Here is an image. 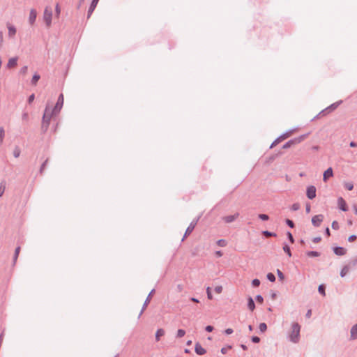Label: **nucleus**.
<instances>
[{"label": "nucleus", "mask_w": 357, "mask_h": 357, "mask_svg": "<svg viewBox=\"0 0 357 357\" xmlns=\"http://www.w3.org/2000/svg\"><path fill=\"white\" fill-rule=\"evenodd\" d=\"M54 116V115L50 113V107L46 106L42 119L41 130L43 132H47L50 123L51 118Z\"/></svg>", "instance_id": "1"}, {"label": "nucleus", "mask_w": 357, "mask_h": 357, "mask_svg": "<svg viewBox=\"0 0 357 357\" xmlns=\"http://www.w3.org/2000/svg\"><path fill=\"white\" fill-rule=\"evenodd\" d=\"M301 326L297 322H294L291 325V331L289 334V340L294 343H298L300 340Z\"/></svg>", "instance_id": "2"}, {"label": "nucleus", "mask_w": 357, "mask_h": 357, "mask_svg": "<svg viewBox=\"0 0 357 357\" xmlns=\"http://www.w3.org/2000/svg\"><path fill=\"white\" fill-rule=\"evenodd\" d=\"M308 135L309 133H306L289 140L282 146V149H287L294 145L300 144L301 142L304 141L308 137Z\"/></svg>", "instance_id": "3"}, {"label": "nucleus", "mask_w": 357, "mask_h": 357, "mask_svg": "<svg viewBox=\"0 0 357 357\" xmlns=\"http://www.w3.org/2000/svg\"><path fill=\"white\" fill-rule=\"evenodd\" d=\"M296 131V128L290 129V130L286 131L284 133L280 135L272 142V144L270 146V149H273V147H275L276 145H278L279 143H280L283 140L291 137Z\"/></svg>", "instance_id": "4"}, {"label": "nucleus", "mask_w": 357, "mask_h": 357, "mask_svg": "<svg viewBox=\"0 0 357 357\" xmlns=\"http://www.w3.org/2000/svg\"><path fill=\"white\" fill-rule=\"evenodd\" d=\"M64 98L63 93H61L57 99V102L54 108L50 111V113L56 116L58 114L63 105Z\"/></svg>", "instance_id": "5"}, {"label": "nucleus", "mask_w": 357, "mask_h": 357, "mask_svg": "<svg viewBox=\"0 0 357 357\" xmlns=\"http://www.w3.org/2000/svg\"><path fill=\"white\" fill-rule=\"evenodd\" d=\"M199 218H195L191 222L190 224L189 225V226L187 227L186 230H185V232L183 236V238H182V241H184V240L189 236L192 234V232L193 231V230L195 229L196 225H197V222L199 221Z\"/></svg>", "instance_id": "6"}, {"label": "nucleus", "mask_w": 357, "mask_h": 357, "mask_svg": "<svg viewBox=\"0 0 357 357\" xmlns=\"http://www.w3.org/2000/svg\"><path fill=\"white\" fill-rule=\"evenodd\" d=\"M52 19V11L51 9H49L47 7L44 11V20H45L47 27H50L51 26Z\"/></svg>", "instance_id": "7"}, {"label": "nucleus", "mask_w": 357, "mask_h": 357, "mask_svg": "<svg viewBox=\"0 0 357 357\" xmlns=\"http://www.w3.org/2000/svg\"><path fill=\"white\" fill-rule=\"evenodd\" d=\"M155 289H153L149 294L148 296L146 297L144 304H143V306H142V308L140 311V313L139 314V317H140V316L143 314L144 311L146 310V308L147 307L148 305L149 304L151 298H152V296H153V294H155Z\"/></svg>", "instance_id": "8"}, {"label": "nucleus", "mask_w": 357, "mask_h": 357, "mask_svg": "<svg viewBox=\"0 0 357 357\" xmlns=\"http://www.w3.org/2000/svg\"><path fill=\"white\" fill-rule=\"evenodd\" d=\"M317 189L314 185H310L307 187L306 196L310 199H313L316 197Z\"/></svg>", "instance_id": "9"}, {"label": "nucleus", "mask_w": 357, "mask_h": 357, "mask_svg": "<svg viewBox=\"0 0 357 357\" xmlns=\"http://www.w3.org/2000/svg\"><path fill=\"white\" fill-rule=\"evenodd\" d=\"M323 220L324 215L322 214L316 215L312 218V224L314 227H318L321 225Z\"/></svg>", "instance_id": "10"}, {"label": "nucleus", "mask_w": 357, "mask_h": 357, "mask_svg": "<svg viewBox=\"0 0 357 357\" xmlns=\"http://www.w3.org/2000/svg\"><path fill=\"white\" fill-rule=\"evenodd\" d=\"M337 204H338L339 208L341 211H342L344 212H346L348 211L349 208H348L347 204L346 201L342 197H340L337 199Z\"/></svg>", "instance_id": "11"}, {"label": "nucleus", "mask_w": 357, "mask_h": 357, "mask_svg": "<svg viewBox=\"0 0 357 357\" xmlns=\"http://www.w3.org/2000/svg\"><path fill=\"white\" fill-rule=\"evenodd\" d=\"M334 253L337 256H343L347 253V250L341 246H335L333 248Z\"/></svg>", "instance_id": "12"}, {"label": "nucleus", "mask_w": 357, "mask_h": 357, "mask_svg": "<svg viewBox=\"0 0 357 357\" xmlns=\"http://www.w3.org/2000/svg\"><path fill=\"white\" fill-rule=\"evenodd\" d=\"M195 351L197 355L202 356L206 353V350L202 346L197 342L195 346Z\"/></svg>", "instance_id": "13"}, {"label": "nucleus", "mask_w": 357, "mask_h": 357, "mask_svg": "<svg viewBox=\"0 0 357 357\" xmlns=\"http://www.w3.org/2000/svg\"><path fill=\"white\" fill-rule=\"evenodd\" d=\"M238 216H239V213H236L234 215L224 216L222 218V220L226 223H231V222H234Z\"/></svg>", "instance_id": "14"}, {"label": "nucleus", "mask_w": 357, "mask_h": 357, "mask_svg": "<svg viewBox=\"0 0 357 357\" xmlns=\"http://www.w3.org/2000/svg\"><path fill=\"white\" fill-rule=\"evenodd\" d=\"M99 0H92L87 13V17L89 18L93 12L94 11Z\"/></svg>", "instance_id": "15"}, {"label": "nucleus", "mask_w": 357, "mask_h": 357, "mask_svg": "<svg viewBox=\"0 0 357 357\" xmlns=\"http://www.w3.org/2000/svg\"><path fill=\"white\" fill-rule=\"evenodd\" d=\"M37 12L35 9H31L29 13V22L31 25H33L36 20Z\"/></svg>", "instance_id": "16"}, {"label": "nucleus", "mask_w": 357, "mask_h": 357, "mask_svg": "<svg viewBox=\"0 0 357 357\" xmlns=\"http://www.w3.org/2000/svg\"><path fill=\"white\" fill-rule=\"evenodd\" d=\"M333 176V170L332 167H328L324 172L323 176L324 181H326L329 178Z\"/></svg>", "instance_id": "17"}, {"label": "nucleus", "mask_w": 357, "mask_h": 357, "mask_svg": "<svg viewBox=\"0 0 357 357\" xmlns=\"http://www.w3.org/2000/svg\"><path fill=\"white\" fill-rule=\"evenodd\" d=\"M18 58L17 56L13 57L8 60L6 67L9 69L13 68L17 65Z\"/></svg>", "instance_id": "18"}, {"label": "nucleus", "mask_w": 357, "mask_h": 357, "mask_svg": "<svg viewBox=\"0 0 357 357\" xmlns=\"http://www.w3.org/2000/svg\"><path fill=\"white\" fill-rule=\"evenodd\" d=\"M7 27L8 29L9 37H10V38L13 37L16 34V32H17L16 28L15 27V26L10 24H8Z\"/></svg>", "instance_id": "19"}, {"label": "nucleus", "mask_w": 357, "mask_h": 357, "mask_svg": "<svg viewBox=\"0 0 357 357\" xmlns=\"http://www.w3.org/2000/svg\"><path fill=\"white\" fill-rule=\"evenodd\" d=\"M248 307L252 312L255 309V303L251 296H248Z\"/></svg>", "instance_id": "20"}, {"label": "nucleus", "mask_w": 357, "mask_h": 357, "mask_svg": "<svg viewBox=\"0 0 357 357\" xmlns=\"http://www.w3.org/2000/svg\"><path fill=\"white\" fill-rule=\"evenodd\" d=\"M342 102V100H340V101H337V102H335L333 104H331L330 106H328L327 108V109L328 110V112H331L333 111H334L335 109H336L337 108V107Z\"/></svg>", "instance_id": "21"}, {"label": "nucleus", "mask_w": 357, "mask_h": 357, "mask_svg": "<svg viewBox=\"0 0 357 357\" xmlns=\"http://www.w3.org/2000/svg\"><path fill=\"white\" fill-rule=\"evenodd\" d=\"M351 338L356 340L357 338V324L354 325L351 329Z\"/></svg>", "instance_id": "22"}, {"label": "nucleus", "mask_w": 357, "mask_h": 357, "mask_svg": "<svg viewBox=\"0 0 357 357\" xmlns=\"http://www.w3.org/2000/svg\"><path fill=\"white\" fill-rule=\"evenodd\" d=\"M165 335V331L162 328H159L157 330L155 333V340L157 342L160 341V337Z\"/></svg>", "instance_id": "23"}, {"label": "nucleus", "mask_w": 357, "mask_h": 357, "mask_svg": "<svg viewBox=\"0 0 357 357\" xmlns=\"http://www.w3.org/2000/svg\"><path fill=\"white\" fill-rule=\"evenodd\" d=\"M40 79V75L38 73H35L32 77L31 84L33 86H36Z\"/></svg>", "instance_id": "24"}, {"label": "nucleus", "mask_w": 357, "mask_h": 357, "mask_svg": "<svg viewBox=\"0 0 357 357\" xmlns=\"http://www.w3.org/2000/svg\"><path fill=\"white\" fill-rule=\"evenodd\" d=\"M305 254L309 257H317L321 255V252L317 251H307Z\"/></svg>", "instance_id": "25"}, {"label": "nucleus", "mask_w": 357, "mask_h": 357, "mask_svg": "<svg viewBox=\"0 0 357 357\" xmlns=\"http://www.w3.org/2000/svg\"><path fill=\"white\" fill-rule=\"evenodd\" d=\"M283 250L284 252L290 257H291V249H290V247L286 243H284V245H283Z\"/></svg>", "instance_id": "26"}, {"label": "nucleus", "mask_w": 357, "mask_h": 357, "mask_svg": "<svg viewBox=\"0 0 357 357\" xmlns=\"http://www.w3.org/2000/svg\"><path fill=\"white\" fill-rule=\"evenodd\" d=\"M349 266L345 265L340 271V276L342 278L344 277L347 273L349 271Z\"/></svg>", "instance_id": "27"}, {"label": "nucleus", "mask_w": 357, "mask_h": 357, "mask_svg": "<svg viewBox=\"0 0 357 357\" xmlns=\"http://www.w3.org/2000/svg\"><path fill=\"white\" fill-rule=\"evenodd\" d=\"M347 266H349V269L357 266V257L351 259Z\"/></svg>", "instance_id": "28"}, {"label": "nucleus", "mask_w": 357, "mask_h": 357, "mask_svg": "<svg viewBox=\"0 0 357 357\" xmlns=\"http://www.w3.org/2000/svg\"><path fill=\"white\" fill-rule=\"evenodd\" d=\"M262 235L264 236L265 237H275L277 236V234L275 232L269 231L267 230L263 231Z\"/></svg>", "instance_id": "29"}, {"label": "nucleus", "mask_w": 357, "mask_h": 357, "mask_svg": "<svg viewBox=\"0 0 357 357\" xmlns=\"http://www.w3.org/2000/svg\"><path fill=\"white\" fill-rule=\"evenodd\" d=\"M20 153H21V150L20 149V147L18 146H16L14 149V151H13V155L15 158H18L20 157Z\"/></svg>", "instance_id": "30"}, {"label": "nucleus", "mask_w": 357, "mask_h": 357, "mask_svg": "<svg viewBox=\"0 0 357 357\" xmlns=\"http://www.w3.org/2000/svg\"><path fill=\"white\" fill-rule=\"evenodd\" d=\"M5 137V130L3 127H0V145L2 144Z\"/></svg>", "instance_id": "31"}, {"label": "nucleus", "mask_w": 357, "mask_h": 357, "mask_svg": "<svg viewBox=\"0 0 357 357\" xmlns=\"http://www.w3.org/2000/svg\"><path fill=\"white\" fill-rule=\"evenodd\" d=\"M326 286L324 284H320L318 287V291L320 294L325 296L326 295Z\"/></svg>", "instance_id": "32"}, {"label": "nucleus", "mask_w": 357, "mask_h": 357, "mask_svg": "<svg viewBox=\"0 0 357 357\" xmlns=\"http://www.w3.org/2000/svg\"><path fill=\"white\" fill-rule=\"evenodd\" d=\"M330 112H328V110L327 109V108L323 109L322 111H321L315 117L314 119H317V118H319V116H326L328 114H329Z\"/></svg>", "instance_id": "33"}, {"label": "nucleus", "mask_w": 357, "mask_h": 357, "mask_svg": "<svg viewBox=\"0 0 357 357\" xmlns=\"http://www.w3.org/2000/svg\"><path fill=\"white\" fill-rule=\"evenodd\" d=\"M48 158H47L41 165L40 168V174H42L45 169V167L47 166L48 163Z\"/></svg>", "instance_id": "34"}, {"label": "nucleus", "mask_w": 357, "mask_h": 357, "mask_svg": "<svg viewBox=\"0 0 357 357\" xmlns=\"http://www.w3.org/2000/svg\"><path fill=\"white\" fill-rule=\"evenodd\" d=\"M266 278L271 282H274L276 280L275 275L272 273H268Z\"/></svg>", "instance_id": "35"}, {"label": "nucleus", "mask_w": 357, "mask_h": 357, "mask_svg": "<svg viewBox=\"0 0 357 357\" xmlns=\"http://www.w3.org/2000/svg\"><path fill=\"white\" fill-rule=\"evenodd\" d=\"M259 329L261 333H264L267 330V325L266 323H261L259 326Z\"/></svg>", "instance_id": "36"}, {"label": "nucleus", "mask_w": 357, "mask_h": 357, "mask_svg": "<svg viewBox=\"0 0 357 357\" xmlns=\"http://www.w3.org/2000/svg\"><path fill=\"white\" fill-rule=\"evenodd\" d=\"M217 245L220 247H225L227 245V242L225 239H219L217 241Z\"/></svg>", "instance_id": "37"}, {"label": "nucleus", "mask_w": 357, "mask_h": 357, "mask_svg": "<svg viewBox=\"0 0 357 357\" xmlns=\"http://www.w3.org/2000/svg\"><path fill=\"white\" fill-rule=\"evenodd\" d=\"M258 218L263 221H267L269 220V216L267 214L264 213L259 214Z\"/></svg>", "instance_id": "38"}, {"label": "nucleus", "mask_w": 357, "mask_h": 357, "mask_svg": "<svg viewBox=\"0 0 357 357\" xmlns=\"http://www.w3.org/2000/svg\"><path fill=\"white\" fill-rule=\"evenodd\" d=\"M285 222H286L287 225L288 227H289L290 228L293 229V228H294V227H295V224H294V221H293V220H290V219L287 218V219L285 220Z\"/></svg>", "instance_id": "39"}, {"label": "nucleus", "mask_w": 357, "mask_h": 357, "mask_svg": "<svg viewBox=\"0 0 357 357\" xmlns=\"http://www.w3.org/2000/svg\"><path fill=\"white\" fill-rule=\"evenodd\" d=\"M61 13V8L59 3H56L55 6V17L59 18Z\"/></svg>", "instance_id": "40"}, {"label": "nucleus", "mask_w": 357, "mask_h": 357, "mask_svg": "<svg viewBox=\"0 0 357 357\" xmlns=\"http://www.w3.org/2000/svg\"><path fill=\"white\" fill-rule=\"evenodd\" d=\"M344 186L348 190H352L354 189V184L351 182L345 183Z\"/></svg>", "instance_id": "41"}, {"label": "nucleus", "mask_w": 357, "mask_h": 357, "mask_svg": "<svg viewBox=\"0 0 357 357\" xmlns=\"http://www.w3.org/2000/svg\"><path fill=\"white\" fill-rule=\"evenodd\" d=\"M5 189H6V183L5 182H1L0 183V197H1L4 192H5Z\"/></svg>", "instance_id": "42"}, {"label": "nucleus", "mask_w": 357, "mask_h": 357, "mask_svg": "<svg viewBox=\"0 0 357 357\" xmlns=\"http://www.w3.org/2000/svg\"><path fill=\"white\" fill-rule=\"evenodd\" d=\"M277 275L278 276V278L280 281H283L284 280V273L280 270L277 269Z\"/></svg>", "instance_id": "43"}, {"label": "nucleus", "mask_w": 357, "mask_h": 357, "mask_svg": "<svg viewBox=\"0 0 357 357\" xmlns=\"http://www.w3.org/2000/svg\"><path fill=\"white\" fill-rule=\"evenodd\" d=\"M260 280L257 278L253 279L252 281V285L253 287H258L260 285Z\"/></svg>", "instance_id": "44"}, {"label": "nucleus", "mask_w": 357, "mask_h": 357, "mask_svg": "<svg viewBox=\"0 0 357 357\" xmlns=\"http://www.w3.org/2000/svg\"><path fill=\"white\" fill-rule=\"evenodd\" d=\"M185 331L183 329H178L177 331L176 337H182L185 335Z\"/></svg>", "instance_id": "45"}, {"label": "nucleus", "mask_w": 357, "mask_h": 357, "mask_svg": "<svg viewBox=\"0 0 357 357\" xmlns=\"http://www.w3.org/2000/svg\"><path fill=\"white\" fill-rule=\"evenodd\" d=\"M287 238H288L289 241L291 243H294V238L292 234L290 231H287Z\"/></svg>", "instance_id": "46"}, {"label": "nucleus", "mask_w": 357, "mask_h": 357, "mask_svg": "<svg viewBox=\"0 0 357 357\" xmlns=\"http://www.w3.org/2000/svg\"><path fill=\"white\" fill-rule=\"evenodd\" d=\"M301 206L299 203H294L291 205V209L294 211H298L300 208Z\"/></svg>", "instance_id": "47"}, {"label": "nucleus", "mask_w": 357, "mask_h": 357, "mask_svg": "<svg viewBox=\"0 0 357 357\" xmlns=\"http://www.w3.org/2000/svg\"><path fill=\"white\" fill-rule=\"evenodd\" d=\"M206 294H207V298L209 300H212L213 299V295H212L211 287H207V289H206Z\"/></svg>", "instance_id": "48"}, {"label": "nucleus", "mask_w": 357, "mask_h": 357, "mask_svg": "<svg viewBox=\"0 0 357 357\" xmlns=\"http://www.w3.org/2000/svg\"><path fill=\"white\" fill-rule=\"evenodd\" d=\"M255 301L259 303H261L262 304L263 302H264V298L262 297V296L261 295H257L255 296Z\"/></svg>", "instance_id": "49"}, {"label": "nucleus", "mask_w": 357, "mask_h": 357, "mask_svg": "<svg viewBox=\"0 0 357 357\" xmlns=\"http://www.w3.org/2000/svg\"><path fill=\"white\" fill-rule=\"evenodd\" d=\"M332 228L335 230H337L339 229L340 227H339V223L337 222V221L336 220H334L333 222H332V225H331Z\"/></svg>", "instance_id": "50"}, {"label": "nucleus", "mask_w": 357, "mask_h": 357, "mask_svg": "<svg viewBox=\"0 0 357 357\" xmlns=\"http://www.w3.org/2000/svg\"><path fill=\"white\" fill-rule=\"evenodd\" d=\"M231 349V345H229L227 347H222V348L221 349L220 351H221V353H222V354H227V350H228V349Z\"/></svg>", "instance_id": "51"}, {"label": "nucleus", "mask_w": 357, "mask_h": 357, "mask_svg": "<svg viewBox=\"0 0 357 357\" xmlns=\"http://www.w3.org/2000/svg\"><path fill=\"white\" fill-rule=\"evenodd\" d=\"M356 239H357V236L355 234H353V235H351L348 238V241L351 243V242H354Z\"/></svg>", "instance_id": "52"}, {"label": "nucleus", "mask_w": 357, "mask_h": 357, "mask_svg": "<svg viewBox=\"0 0 357 357\" xmlns=\"http://www.w3.org/2000/svg\"><path fill=\"white\" fill-rule=\"evenodd\" d=\"M251 340L253 343H259L261 340L258 336H252Z\"/></svg>", "instance_id": "53"}, {"label": "nucleus", "mask_w": 357, "mask_h": 357, "mask_svg": "<svg viewBox=\"0 0 357 357\" xmlns=\"http://www.w3.org/2000/svg\"><path fill=\"white\" fill-rule=\"evenodd\" d=\"M34 99H35V95H34L33 93L31 94V95L29 96L28 99H27V102H28V103H29V104L32 103V102L34 100Z\"/></svg>", "instance_id": "54"}, {"label": "nucleus", "mask_w": 357, "mask_h": 357, "mask_svg": "<svg viewBox=\"0 0 357 357\" xmlns=\"http://www.w3.org/2000/svg\"><path fill=\"white\" fill-rule=\"evenodd\" d=\"M214 291L217 293V294H220L222 293V287L219 285V286H216L214 289Z\"/></svg>", "instance_id": "55"}, {"label": "nucleus", "mask_w": 357, "mask_h": 357, "mask_svg": "<svg viewBox=\"0 0 357 357\" xmlns=\"http://www.w3.org/2000/svg\"><path fill=\"white\" fill-rule=\"evenodd\" d=\"M213 329H214V327L213 326H211V325H208L205 328V331L206 332H208V333L212 332L213 331Z\"/></svg>", "instance_id": "56"}, {"label": "nucleus", "mask_w": 357, "mask_h": 357, "mask_svg": "<svg viewBox=\"0 0 357 357\" xmlns=\"http://www.w3.org/2000/svg\"><path fill=\"white\" fill-rule=\"evenodd\" d=\"M3 43V33L2 31H0V49L2 47Z\"/></svg>", "instance_id": "57"}, {"label": "nucleus", "mask_w": 357, "mask_h": 357, "mask_svg": "<svg viewBox=\"0 0 357 357\" xmlns=\"http://www.w3.org/2000/svg\"><path fill=\"white\" fill-rule=\"evenodd\" d=\"M321 241V238L320 236H317L313 238L312 242L314 243H318Z\"/></svg>", "instance_id": "58"}, {"label": "nucleus", "mask_w": 357, "mask_h": 357, "mask_svg": "<svg viewBox=\"0 0 357 357\" xmlns=\"http://www.w3.org/2000/svg\"><path fill=\"white\" fill-rule=\"evenodd\" d=\"M20 250H21V248L20 246H17L15 250V253H14V255L15 256H19V254L20 252Z\"/></svg>", "instance_id": "59"}, {"label": "nucleus", "mask_w": 357, "mask_h": 357, "mask_svg": "<svg viewBox=\"0 0 357 357\" xmlns=\"http://www.w3.org/2000/svg\"><path fill=\"white\" fill-rule=\"evenodd\" d=\"M27 70H28L27 66H23V67L20 69V73H22V74H26V73H27Z\"/></svg>", "instance_id": "60"}, {"label": "nucleus", "mask_w": 357, "mask_h": 357, "mask_svg": "<svg viewBox=\"0 0 357 357\" xmlns=\"http://www.w3.org/2000/svg\"><path fill=\"white\" fill-rule=\"evenodd\" d=\"M215 255L217 257H220L223 255V252L221 251V250H217L215 252Z\"/></svg>", "instance_id": "61"}, {"label": "nucleus", "mask_w": 357, "mask_h": 357, "mask_svg": "<svg viewBox=\"0 0 357 357\" xmlns=\"http://www.w3.org/2000/svg\"><path fill=\"white\" fill-rule=\"evenodd\" d=\"M234 331L232 328H227L225 331V333L226 335H230L231 333H233Z\"/></svg>", "instance_id": "62"}, {"label": "nucleus", "mask_w": 357, "mask_h": 357, "mask_svg": "<svg viewBox=\"0 0 357 357\" xmlns=\"http://www.w3.org/2000/svg\"><path fill=\"white\" fill-rule=\"evenodd\" d=\"M325 235L327 236H331V231H330V229L328 227H326V229H325Z\"/></svg>", "instance_id": "63"}, {"label": "nucleus", "mask_w": 357, "mask_h": 357, "mask_svg": "<svg viewBox=\"0 0 357 357\" xmlns=\"http://www.w3.org/2000/svg\"><path fill=\"white\" fill-rule=\"evenodd\" d=\"M349 146H350V147H356L357 146V144H356V142L352 141V142H350Z\"/></svg>", "instance_id": "64"}]
</instances>
